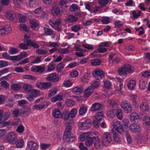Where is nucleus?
Masks as SVG:
<instances>
[{"label": "nucleus", "mask_w": 150, "mask_h": 150, "mask_svg": "<svg viewBox=\"0 0 150 150\" xmlns=\"http://www.w3.org/2000/svg\"><path fill=\"white\" fill-rule=\"evenodd\" d=\"M11 31V28L9 25H6L4 27L0 28V34H8Z\"/></svg>", "instance_id": "obj_13"}, {"label": "nucleus", "mask_w": 150, "mask_h": 150, "mask_svg": "<svg viewBox=\"0 0 150 150\" xmlns=\"http://www.w3.org/2000/svg\"><path fill=\"white\" fill-rule=\"evenodd\" d=\"M71 129L72 128L71 126H67L65 129L64 134H66L69 135H70Z\"/></svg>", "instance_id": "obj_55"}, {"label": "nucleus", "mask_w": 150, "mask_h": 150, "mask_svg": "<svg viewBox=\"0 0 150 150\" xmlns=\"http://www.w3.org/2000/svg\"><path fill=\"white\" fill-rule=\"evenodd\" d=\"M93 74L95 78L98 80L101 79L104 76L103 72L102 70L100 69H96L93 71Z\"/></svg>", "instance_id": "obj_8"}, {"label": "nucleus", "mask_w": 150, "mask_h": 150, "mask_svg": "<svg viewBox=\"0 0 150 150\" xmlns=\"http://www.w3.org/2000/svg\"><path fill=\"white\" fill-rule=\"evenodd\" d=\"M26 44L28 46H31L34 48H37L39 47V46L38 44L36 43L33 42L30 40H27Z\"/></svg>", "instance_id": "obj_25"}, {"label": "nucleus", "mask_w": 150, "mask_h": 150, "mask_svg": "<svg viewBox=\"0 0 150 150\" xmlns=\"http://www.w3.org/2000/svg\"><path fill=\"white\" fill-rule=\"evenodd\" d=\"M142 12L140 11H139L138 13L135 10L133 11L132 12V14L133 17L135 18H138L141 15Z\"/></svg>", "instance_id": "obj_52"}, {"label": "nucleus", "mask_w": 150, "mask_h": 150, "mask_svg": "<svg viewBox=\"0 0 150 150\" xmlns=\"http://www.w3.org/2000/svg\"><path fill=\"white\" fill-rule=\"evenodd\" d=\"M11 88L13 90L17 91L20 88L21 86L17 84H15L11 86Z\"/></svg>", "instance_id": "obj_58"}, {"label": "nucleus", "mask_w": 150, "mask_h": 150, "mask_svg": "<svg viewBox=\"0 0 150 150\" xmlns=\"http://www.w3.org/2000/svg\"><path fill=\"white\" fill-rule=\"evenodd\" d=\"M91 124V122L90 120L87 119L83 122H79L78 125L81 129H85L90 128Z\"/></svg>", "instance_id": "obj_5"}, {"label": "nucleus", "mask_w": 150, "mask_h": 150, "mask_svg": "<svg viewBox=\"0 0 150 150\" xmlns=\"http://www.w3.org/2000/svg\"><path fill=\"white\" fill-rule=\"evenodd\" d=\"M91 62L93 66H96L99 65L101 63V61L99 59H96L91 60Z\"/></svg>", "instance_id": "obj_38"}, {"label": "nucleus", "mask_w": 150, "mask_h": 150, "mask_svg": "<svg viewBox=\"0 0 150 150\" xmlns=\"http://www.w3.org/2000/svg\"><path fill=\"white\" fill-rule=\"evenodd\" d=\"M136 82L135 81L132 80H130L127 83V86L130 90H133L135 87Z\"/></svg>", "instance_id": "obj_23"}, {"label": "nucleus", "mask_w": 150, "mask_h": 150, "mask_svg": "<svg viewBox=\"0 0 150 150\" xmlns=\"http://www.w3.org/2000/svg\"><path fill=\"white\" fill-rule=\"evenodd\" d=\"M123 67L126 72H130L134 70L133 67L128 64H125Z\"/></svg>", "instance_id": "obj_32"}, {"label": "nucleus", "mask_w": 150, "mask_h": 150, "mask_svg": "<svg viewBox=\"0 0 150 150\" xmlns=\"http://www.w3.org/2000/svg\"><path fill=\"white\" fill-rule=\"evenodd\" d=\"M118 105L117 104L113 105L112 106L113 109V110H116V115L117 118L120 120L122 119L123 116V112L121 109H118Z\"/></svg>", "instance_id": "obj_6"}, {"label": "nucleus", "mask_w": 150, "mask_h": 150, "mask_svg": "<svg viewBox=\"0 0 150 150\" xmlns=\"http://www.w3.org/2000/svg\"><path fill=\"white\" fill-rule=\"evenodd\" d=\"M11 113L9 112H7L4 113L2 115V119L3 120V122L8 119L10 116Z\"/></svg>", "instance_id": "obj_44"}, {"label": "nucleus", "mask_w": 150, "mask_h": 150, "mask_svg": "<svg viewBox=\"0 0 150 150\" xmlns=\"http://www.w3.org/2000/svg\"><path fill=\"white\" fill-rule=\"evenodd\" d=\"M65 104L68 107H72L74 105V103L72 100L67 99L65 102Z\"/></svg>", "instance_id": "obj_45"}, {"label": "nucleus", "mask_w": 150, "mask_h": 150, "mask_svg": "<svg viewBox=\"0 0 150 150\" xmlns=\"http://www.w3.org/2000/svg\"><path fill=\"white\" fill-rule=\"evenodd\" d=\"M147 84V82L146 81L141 80L140 81L139 86L140 88L143 89H145L146 88V85Z\"/></svg>", "instance_id": "obj_49"}, {"label": "nucleus", "mask_w": 150, "mask_h": 150, "mask_svg": "<svg viewBox=\"0 0 150 150\" xmlns=\"http://www.w3.org/2000/svg\"><path fill=\"white\" fill-rule=\"evenodd\" d=\"M109 18L108 17H103L101 19L102 23L104 24H108L110 22Z\"/></svg>", "instance_id": "obj_48"}, {"label": "nucleus", "mask_w": 150, "mask_h": 150, "mask_svg": "<svg viewBox=\"0 0 150 150\" xmlns=\"http://www.w3.org/2000/svg\"><path fill=\"white\" fill-rule=\"evenodd\" d=\"M112 140L111 135L108 133H106L103 137L102 144L104 145H107L111 142Z\"/></svg>", "instance_id": "obj_7"}, {"label": "nucleus", "mask_w": 150, "mask_h": 150, "mask_svg": "<svg viewBox=\"0 0 150 150\" xmlns=\"http://www.w3.org/2000/svg\"><path fill=\"white\" fill-rule=\"evenodd\" d=\"M96 139L94 142V144L95 147L97 149H101V142H100L99 138L96 137Z\"/></svg>", "instance_id": "obj_26"}, {"label": "nucleus", "mask_w": 150, "mask_h": 150, "mask_svg": "<svg viewBox=\"0 0 150 150\" xmlns=\"http://www.w3.org/2000/svg\"><path fill=\"white\" fill-rule=\"evenodd\" d=\"M26 4L30 7L35 8L38 5V0H28Z\"/></svg>", "instance_id": "obj_15"}, {"label": "nucleus", "mask_w": 150, "mask_h": 150, "mask_svg": "<svg viewBox=\"0 0 150 150\" xmlns=\"http://www.w3.org/2000/svg\"><path fill=\"white\" fill-rule=\"evenodd\" d=\"M50 92L48 94V97H49L54 95L57 93V90L54 88L51 89L50 90Z\"/></svg>", "instance_id": "obj_57"}, {"label": "nucleus", "mask_w": 150, "mask_h": 150, "mask_svg": "<svg viewBox=\"0 0 150 150\" xmlns=\"http://www.w3.org/2000/svg\"><path fill=\"white\" fill-rule=\"evenodd\" d=\"M24 127L22 125H21L17 127L16 131L19 133H22L24 131Z\"/></svg>", "instance_id": "obj_63"}, {"label": "nucleus", "mask_w": 150, "mask_h": 150, "mask_svg": "<svg viewBox=\"0 0 150 150\" xmlns=\"http://www.w3.org/2000/svg\"><path fill=\"white\" fill-rule=\"evenodd\" d=\"M8 64V62L7 61H0V68L5 67Z\"/></svg>", "instance_id": "obj_59"}, {"label": "nucleus", "mask_w": 150, "mask_h": 150, "mask_svg": "<svg viewBox=\"0 0 150 150\" xmlns=\"http://www.w3.org/2000/svg\"><path fill=\"white\" fill-rule=\"evenodd\" d=\"M7 141L10 144H14L17 141V137L16 134L13 132L9 133L7 136Z\"/></svg>", "instance_id": "obj_3"}, {"label": "nucleus", "mask_w": 150, "mask_h": 150, "mask_svg": "<svg viewBox=\"0 0 150 150\" xmlns=\"http://www.w3.org/2000/svg\"><path fill=\"white\" fill-rule=\"evenodd\" d=\"M8 52L11 54H15L18 52V49L14 47H12L9 50Z\"/></svg>", "instance_id": "obj_51"}, {"label": "nucleus", "mask_w": 150, "mask_h": 150, "mask_svg": "<svg viewBox=\"0 0 150 150\" xmlns=\"http://www.w3.org/2000/svg\"><path fill=\"white\" fill-rule=\"evenodd\" d=\"M87 110V108L85 106H82L80 107L79 111L80 115H83L86 112Z\"/></svg>", "instance_id": "obj_31"}, {"label": "nucleus", "mask_w": 150, "mask_h": 150, "mask_svg": "<svg viewBox=\"0 0 150 150\" xmlns=\"http://www.w3.org/2000/svg\"><path fill=\"white\" fill-rule=\"evenodd\" d=\"M71 29L74 32H77L80 30V26L78 25H73L71 27Z\"/></svg>", "instance_id": "obj_53"}, {"label": "nucleus", "mask_w": 150, "mask_h": 150, "mask_svg": "<svg viewBox=\"0 0 150 150\" xmlns=\"http://www.w3.org/2000/svg\"><path fill=\"white\" fill-rule=\"evenodd\" d=\"M93 88L90 86L86 89L84 91V97L85 98H88L93 92Z\"/></svg>", "instance_id": "obj_16"}, {"label": "nucleus", "mask_w": 150, "mask_h": 150, "mask_svg": "<svg viewBox=\"0 0 150 150\" xmlns=\"http://www.w3.org/2000/svg\"><path fill=\"white\" fill-rule=\"evenodd\" d=\"M104 117L102 112H98L95 117V120L93 122L95 127L98 128L99 126V123Z\"/></svg>", "instance_id": "obj_2"}, {"label": "nucleus", "mask_w": 150, "mask_h": 150, "mask_svg": "<svg viewBox=\"0 0 150 150\" xmlns=\"http://www.w3.org/2000/svg\"><path fill=\"white\" fill-rule=\"evenodd\" d=\"M139 108L141 110L143 111H147L148 110L149 106L145 100L143 101L140 104Z\"/></svg>", "instance_id": "obj_20"}, {"label": "nucleus", "mask_w": 150, "mask_h": 150, "mask_svg": "<svg viewBox=\"0 0 150 150\" xmlns=\"http://www.w3.org/2000/svg\"><path fill=\"white\" fill-rule=\"evenodd\" d=\"M24 90L26 92H30L32 90L33 87L32 86L29 84H25L23 86Z\"/></svg>", "instance_id": "obj_37"}, {"label": "nucleus", "mask_w": 150, "mask_h": 150, "mask_svg": "<svg viewBox=\"0 0 150 150\" xmlns=\"http://www.w3.org/2000/svg\"><path fill=\"white\" fill-rule=\"evenodd\" d=\"M59 79V76L55 73L50 74L46 78L47 81L54 82H57Z\"/></svg>", "instance_id": "obj_9"}, {"label": "nucleus", "mask_w": 150, "mask_h": 150, "mask_svg": "<svg viewBox=\"0 0 150 150\" xmlns=\"http://www.w3.org/2000/svg\"><path fill=\"white\" fill-rule=\"evenodd\" d=\"M126 72V71L123 67L122 68H120L118 70L119 74L121 76H127Z\"/></svg>", "instance_id": "obj_39"}, {"label": "nucleus", "mask_w": 150, "mask_h": 150, "mask_svg": "<svg viewBox=\"0 0 150 150\" xmlns=\"http://www.w3.org/2000/svg\"><path fill=\"white\" fill-rule=\"evenodd\" d=\"M102 104L96 102L93 104L91 107L92 111H96L100 110L101 108Z\"/></svg>", "instance_id": "obj_19"}, {"label": "nucleus", "mask_w": 150, "mask_h": 150, "mask_svg": "<svg viewBox=\"0 0 150 150\" xmlns=\"http://www.w3.org/2000/svg\"><path fill=\"white\" fill-rule=\"evenodd\" d=\"M96 135L93 132H91L88 135L85 142L86 145L88 146H91L94 142L96 138Z\"/></svg>", "instance_id": "obj_4"}, {"label": "nucleus", "mask_w": 150, "mask_h": 150, "mask_svg": "<svg viewBox=\"0 0 150 150\" xmlns=\"http://www.w3.org/2000/svg\"><path fill=\"white\" fill-rule=\"evenodd\" d=\"M60 9L57 7H53L52 10V13L54 15H58L60 12Z\"/></svg>", "instance_id": "obj_40"}, {"label": "nucleus", "mask_w": 150, "mask_h": 150, "mask_svg": "<svg viewBox=\"0 0 150 150\" xmlns=\"http://www.w3.org/2000/svg\"><path fill=\"white\" fill-rule=\"evenodd\" d=\"M90 78V73L87 72L84 74V75L81 78V80L82 82L87 83Z\"/></svg>", "instance_id": "obj_17"}, {"label": "nucleus", "mask_w": 150, "mask_h": 150, "mask_svg": "<svg viewBox=\"0 0 150 150\" xmlns=\"http://www.w3.org/2000/svg\"><path fill=\"white\" fill-rule=\"evenodd\" d=\"M84 88L83 87H75L72 90V92L74 93H81L84 91Z\"/></svg>", "instance_id": "obj_24"}, {"label": "nucleus", "mask_w": 150, "mask_h": 150, "mask_svg": "<svg viewBox=\"0 0 150 150\" xmlns=\"http://www.w3.org/2000/svg\"><path fill=\"white\" fill-rule=\"evenodd\" d=\"M64 66V65L62 63H59L57 66V70L58 72H60Z\"/></svg>", "instance_id": "obj_56"}, {"label": "nucleus", "mask_w": 150, "mask_h": 150, "mask_svg": "<svg viewBox=\"0 0 150 150\" xmlns=\"http://www.w3.org/2000/svg\"><path fill=\"white\" fill-rule=\"evenodd\" d=\"M78 20V18L73 15H70L66 18L65 20L69 23L76 22Z\"/></svg>", "instance_id": "obj_18"}, {"label": "nucleus", "mask_w": 150, "mask_h": 150, "mask_svg": "<svg viewBox=\"0 0 150 150\" xmlns=\"http://www.w3.org/2000/svg\"><path fill=\"white\" fill-rule=\"evenodd\" d=\"M30 23L31 24V28L35 30L38 26L39 22L38 21L35 20H31L30 21Z\"/></svg>", "instance_id": "obj_29"}, {"label": "nucleus", "mask_w": 150, "mask_h": 150, "mask_svg": "<svg viewBox=\"0 0 150 150\" xmlns=\"http://www.w3.org/2000/svg\"><path fill=\"white\" fill-rule=\"evenodd\" d=\"M98 3L101 7H105L108 4L109 0H98Z\"/></svg>", "instance_id": "obj_33"}, {"label": "nucleus", "mask_w": 150, "mask_h": 150, "mask_svg": "<svg viewBox=\"0 0 150 150\" xmlns=\"http://www.w3.org/2000/svg\"><path fill=\"white\" fill-rule=\"evenodd\" d=\"M139 118V116L136 112H133L130 115V119L131 121H135Z\"/></svg>", "instance_id": "obj_28"}, {"label": "nucleus", "mask_w": 150, "mask_h": 150, "mask_svg": "<svg viewBox=\"0 0 150 150\" xmlns=\"http://www.w3.org/2000/svg\"><path fill=\"white\" fill-rule=\"evenodd\" d=\"M130 129L131 131L134 132H139L141 129L139 125L137 124H132L130 126Z\"/></svg>", "instance_id": "obj_14"}, {"label": "nucleus", "mask_w": 150, "mask_h": 150, "mask_svg": "<svg viewBox=\"0 0 150 150\" xmlns=\"http://www.w3.org/2000/svg\"><path fill=\"white\" fill-rule=\"evenodd\" d=\"M53 116L56 118H59L62 117V114L60 111L58 109L52 111Z\"/></svg>", "instance_id": "obj_21"}, {"label": "nucleus", "mask_w": 150, "mask_h": 150, "mask_svg": "<svg viewBox=\"0 0 150 150\" xmlns=\"http://www.w3.org/2000/svg\"><path fill=\"white\" fill-rule=\"evenodd\" d=\"M143 120L145 121L146 125H150V118L147 116L144 117Z\"/></svg>", "instance_id": "obj_64"}, {"label": "nucleus", "mask_w": 150, "mask_h": 150, "mask_svg": "<svg viewBox=\"0 0 150 150\" xmlns=\"http://www.w3.org/2000/svg\"><path fill=\"white\" fill-rule=\"evenodd\" d=\"M79 9L78 6L75 4H73L69 7V10L71 12H74L78 10Z\"/></svg>", "instance_id": "obj_42"}, {"label": "nucleus", "mask_w": 150, "mask_h": 150, "mask_svg": "<svg viewBox=\"0 0 150 150\" xmlns=\"http://www.w3.org/2000/svg\"><path fill=\"white\" fill-rule=\"evenodd\" d=\"M104 86L106 88L110 89L111 88V82L108 80L103 81Z\"/></svg>", "instance_id": "obj_50"}, {"label": "nucleus", "mask_w": 150, "mask_h": 150, "mask_svg": "<svg viewBox=\"0 0 150 150\" xmlns=\"http://www.w3.org/2000/svg\"><path fill=\"white\" fill-rule=\"evenodd\" d=\"M90 133H91V132H87L81 134L80 137V140L82 141H83L85 139H87V137H88V135Z\"/></svg>", "instance_id": "obj_36"}, {"label": "nucleus", "mask_w": 150, "mask_h": 150, "mask_svg": "<svg viewBox=\"0 0 150 150\" xmlns=\"http://www.w3.org/2000/svg\"><path fill=\"white\" fill-rule=\"evenodd\" d=\"M16 143V147L17 148H22L23 146L24 142L23 141L22 139H19Z\"/></svg>", "instance_id": "obj_43"}, {"label": "nucleus", "mask_w": 150, "mask_h": 150, "mask_svg": "<svg viewBox=\"0 0 150 150\" xmlns=\"http://www.w3.org/2000/svg\"><path fill=\"white\" fill-rule=\"evenodd\" d=\"M37 72L42 73L44 72L45 68L44 67H42L40 66H37Z\"/></svg>", "instance_id": "obj_60"}, {"label": "nucleus", "mask_w": 150, "mask_h": 150, "mask_svg": "<svg viewBox=\"0 0 150 150\" xmlns=\"http://www.w3.org/2000/svg\"><path fill=\"white\" fill-rule=\"evenodd\" d=\"M61 22L62 20L60 18L57 19L55 21L50 19L49 21L50 25L52 28L58 31H60L61 30L59 26L61 24Z\"/></svg>", "instance_id": "obj_1"}, {"label": "nucleus", "mask_w": 150, "mask_h": 150, "mask_svg": "<svg viewBox=\"0 0 150 150\" xmlns=\"http://www.w3.org/2000/svg\"><path fill=\"white\" fill-rule=\"evenodd\" d=\"M21 114V113L19 112V110L16 109H14L13 112V115L15 117H18Z\"/></svg>", "instance_id": "obj_61"}, {"label": "nucleus", "mask_w": 150, "mask_h": 150, "mask_svg": "<svg viewBox=\"0 0 150 150\" xmlns=\"http://www.w3.org/2000/svg\"><path fill=\"white\" fill-rule=\"evenodd\" d=\"M27 146L30 150H38L39 147L38 145L32 141L28 142Z\"/></svg>", "instance_id": "obj_11"}, {"label": "nucleus", "mask_w": 150, "mask_h": 150, "mask_svg": "<svg viewBox=\"0 0 150 150\" xmlns=\"http://www.w3.org/2000/svg\"><path fill=\"white\" fill-rule=\"evenodd\" d=\"M121 107L123 109L125 112L129 113L132 111V106L125 102H122L121 103Z\"/></svg>", "instance_id": "obj_10"}, {"label": "nucleus", "mask_w": 150, "mask_h": 150, "mask_svg": "<svg viewBox=\"0 0 150 150\" xmlns=\"http://www.w3.org/2000/svg\"><path fill=\"white\" fill-rule=\"evenodd\" d=\"M52 83L49 82H44L43 83L42 88L47 89L52 86Z\"/></svg>", "instance_id": "obj_46"}, {"label": "nucleus", "mask_w": 150, "mask_h": 150, "mask_svg": "<svg viewBox=\"0 0 150 150\" xmlns=\"http://www.w3.org/2000/svg\"><path fill=\"white\" fill-rule=\"evenodd\" d=\"M63 96L57 95L53 97L51 99V101L53 102H55L58 101L62 100L63 99Z\"/></svg>", "instance_id": "obj_34"}, {"label": "nucleus", "mask_w": 150, "mask_h": 150, "mask_svg": "<svg viewBox=\"0 0 150 150\" xmlns=\"http://www.w3.org/2000/svg\"><path fill=\"white\" fill-rule=\"evenodd\" d=\"M77 110L76 108H74L72 109L70 111V112H69L70 115V117L71 118H74L77 113Z\"/></svg>", "instance_id": "obj_41"}, {"label": "nucleus", "mask_w": 150, "mask_h": 150, "mask_svg": "<svg viewBox=\"0 0 150 150\" xmlns=\"http://www.w3.org/2000/svg\"><path fill=\"white\" fill-rule=\"evenodd\" d=\"M20 29L21 30H23L25 31H28V27L25 24H21L19 25Z\"/></svg>", "instance_id": "obj_62"}, {"label": "nucleus", "mask_w": 150, "mask_h": 150, "mask_svg": "<svg viewBox=\"0 0 150 150\" xmlns=\"http://www.w3.org/2000/svg\"><path fill=\"white\" fill-rule=\"evenodd\" d=\"M45 107V105L43 104L35 105L33 106V109L36 110H41Z\"/></svg>", "instance_id": "obj_27"}, {"label": "nucleus", "mask_w": 150, "mask_h": 150, "mask_svg": "<svg viewBox=\"0 0 150 150\" xmlns=\"http://www.w3.org/2000/svg\"><path fill=\"white\" fill-rule=\"evenodd\" d=\"M63 84L66 87H70L73 85V83L70 80H69L65 81Z\"/></svg>", "instance_id": "obj_47"}, {"label": "nucleus", "mask_w": 150, "mask_h": 150, "mask_svg": "<svg viewBox=\"0 0 150 150\" xmlns=\"http://www.w3.org/2000/svg\"><path fill=\"white\" fill-rule=\"evenodd\" d=\"M113 139L114 141L118 143H119L121 142V139L119 137L118 134L116 132L113 131Z\"/></svg>", "instance_id": "obj_35"}, {"label": "nucleus", "mask_w": 150, "mask_h": 150, "mask_svg": "<svg viewBox=\"0 0 150 150\" xmlns=\"http://www.w3.org/2000/svg\"><path fill=\"white\" fill-rule=\"evenodd\" d=\"M3 113V111H2L0 110V123L2 124L1 127H4L10 123V121L3 122V120L2 119Z\"/></svg>", "instance_id": "obj_22"}, {"label": "nucleus", "mask_w": 150, "mask_h": 150, "mask_svg": "<svg viewBox=\"0 0 150 150\" xmlns=\"http://www.w3.org/2000/svg\"><path fill=\"white\" fill-rule=\"evenodd\" d=\"M36 52L39 54H44L47 53V51L45 49H38L36 50Z\"/></svg>", "instance_id": "obj_54"}, {"label": "nucleus", "mask_w": 150, "mask_h": 150, "mask_svg": "<svg viewBox=\"0 0 150 150\" xmlns=\"http://www.w3.org/2000/svg\"><path fill=\"white\" fill-rule=\"evenodd\" d=\"M115 54H111L109 55V57L110 59L109 60V61L110 63H117L120 62V59L118 57H113Z\"/></svg>", "instance_id": "obj_12"}, {"label": "nucleus", "mask_w": 150, "mask_h": 150, "mask_svg": "<svg viewBox=\"0 0 150 150\" xmlns=\"http://www.w3.org/2000/svg\"><path fill=\"white\" fill-rule=\"evenodd\" d=\"M44 30L45 33L47 35H54V32L51 28L44 27Z\"/></svg>", "instance_id": "obj_30"}]
</instances>
